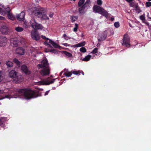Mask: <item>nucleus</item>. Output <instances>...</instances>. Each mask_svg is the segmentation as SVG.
<instances>
[{"label":"nucleus","instance_id":"nucleus-38","mask_svg":"<svg viewBox=\"0 0 151 151\" xmlns=\"http://www.w3.org/2000/svg\"><path fill=\"white\" fill-rule=\"evenodd\" d=\"M103 3L102 1L101 0H97V4L99 6L101 5Z\"/></svg>","mask_w":151,"mask_h":151},{"label":"nucleus","instance_id":"nucleus-34","mask_svg":"<svg viewBox=\"0 0 151 151\" xmlns=\"http://www.w3.org/2000/svg\"><path fill=\"white\" fill-rule=\"evenodd\" d=\"M80 51L83 52H86V50L84 47H82L80 49Z\"/></svg>","mask_w":151,"mask_h":151},{"label":"nucleus","instance_id":"nucleus-11","mask_svg":"<svg viewBox=\"0 0 151 151\" xmlns=\"http://www.w3.org/2000/svg\"><path fill=\"white\" fill-rule=\"evenodd\" d=\"M114 34L113 30L111 29H109L104 31V40L107 36H109Z\"/></svg>","mask_w":151,"mask_h":151},{"label":"nucleus","instance_id":"nucleus-17","mask_svg":"<svg viewBox=\"0 0 151 151\" xmlns=\"http://www.w3.org/2000/svg\"><path fill=\"white\" fill-rule=\"evenodd\" d=\"M79 7L78 9L79 12L80 14H83L85 12L84 10L86 6L83 5V6Z\"/></svg>","mask_w":151,"mask_h":151},{"label":"nucleus","instance_id":"nucleus-19","mask_svg":"<svg viewBox=\"0 0 151 151\" xmlns=\"http://www.w3.org/2000/svg\"><path fill=\"white\" fill-rule=\"evenodd\" d=\"M49 42L51 43L52 45H53V46L55 48H59L60 47V46H59L56 43H55V42L53 41H52L51 40H49Z\"/></svg>","mask_w":151,"mask_h":151},{"label":"nucleus","instance_id":"nucleus-14","mask_svg":"<svg viewBox=\"0 0 151 151\" xmlns=\"http://www.w3.org/2000/svg\"><path fill=\"white\" fill-rule=\"evenodd\" d=\"M21 70L24 73L26 74L29 75L31 73V71L29 70L27 66L25 65H24L21 66Z\"/></svg>","mask_w":151,"mask_h":151},{"label":"nucleus","instance_id":"nucleus-5","mask_svg":"<svg viewBox=\"0 0 151 151\" xmlns=\"http://www.w3.org/2000/svg\"><path fill=\"white\" fill-rule=\"evenodd\" d=\"M93 10L95 13H98L104 15V11L103 8H101L99 6L94 5L93 8Z\"/></svg>","mask_w":151,"mask_h":151},{"label":"nucleus","instance_id":"nucleus-59","mask_svg":"<svg viewBox=\"0 0 151 151\" xmlns=\"http://www.w3.org/2000/svg\"><path fill=\"white\" fill-rule=\"evenodd\" d=\"M82 74H83V75H84V73H83V72H82Z\"/></svg>","mask_w":151,"mask_h":151},{"label":"nucleus","instance_id":"nucleus-47","mask_svg":"<svg viewBox=\"0 0 151 151\" xmlns=\"http://www.w3.org/2000/svg\"><path fill=\"white\" fill-rule=\"evenodd\" d=\"M2 80V74L0 71V82H1Z\"/></svg>","mask_w":151,"mask_h":151},{"label":"nucleus","instance_id":"nucleus-50","mask_svg":"<svg viewBox=\"0 0 151 151\" xmlns=\"http://www.w3.org/2000/svg\"><path fill=\"white\" fill-rule=\"evenodd\" d=\"M5 19V18L2 17L0 16V20H4Z\"/></svg>","mask_w":151,"mask_h":151},{"label":"nucleus","instance_id":"nucleus-55","mask_svg":"<svg viewBox=\"0 0 151 151\" xmlns=\"http://www.w3.org/2000/svg\"><path fill=\"white\" fill-rule=\"evenodd\" d=\"M47 45H48L49 47H50V48H52V46L50 45L49 44H47Z\"/></svg>","mask_w":151,"mask_h":151},{"label":"nucleus","instance_id":"nucleus-23","mask_svg":"<svg viewBox=\"0 0 151 151\" xmlns=\"http://www.w3.org/2000/svg\"><path fill=\"white\" fill-rule=\"evenodd\" d=\"M91 57V55H88L86 56L85 58H83L82 59V60L84 61H88L90 60Z\"/></svg>","mask_w":151,"mask_h":151},{"label":"nucleus","instance_id":"nucleus-46","mask_svg":"<svg viewBox=\"0 0 151 151\" xmlns=\"http://www.w3.org/2000/svg\"><path fill=\"white\" fill-rule=\"evenodd\" d=\"M41 37H42V38L43 39L45 40H50V39H49L48 38H46V37L45 36H44L42 35Z\"/></svg>","mask_w":151,"mask_h":151},{"label":"nucleus","instance_id":"nucleus-61","mask_svg":"<svg viewBox=\"0 0 151 151\" xmlns=\"http://www.w3.org/2000/svg\"><path fill=\"white\" fill-rule=\"evenodd\" d=\"M98 40H99H99H100L99 39H98Z\"/></svg>","mask_w":151,"mask_h":151},{"label":"nucleus","instance_id":"nucleus-49","mask_svg":"<svg viewBox=\"0 0 151 151\" xmlns=\"http://www.w3.org/2000/svg\"><path fill=\"white\" fill-rule=\"evenodd\" d=\"M128 3H130L132 2L133 0H125Z\"/></svg>","mask_w":151,"mask_h":151},{"label":"nucleus","instance_id":"nucleus-43","mask_svg":"<svg viewBox=\"0 0 151 151\" xmlns=\"http://www.w3.org/2000/svg\"><path fill=\"white\" fill-rule=\"evenodd\" d=\"M140 19L142 20H145V15H143L140 16Z\"/></svg>","mask_w":151,"mask_h":151},{"label":"nucleus","instance_id":"nucleus-29","mask_svg":"<svg viewBox=\"0 0 151 151\" xmlns=\"http://www.w3.org/2000/svg\"><path fill=\"white\" fill-rule=\"evenodd\" d=\"M7 66L9 67H12L13 66V63L10 61H8L6 63Z\"/></svg>","mask_w":151,"mask_h":151},{"label":"nucleus","instance_id":"nucleus-56","mask_svg":"<svg viewBox=\"0 0 151 151\" xmlns=\"http://www.w3.org/2000/svg\"><path fill=\"white\" fill-rule=\"evenodd\" d=\"M3 93V91L2 90H0V94L2 93Z\"/></svg>","mask_w":151,"mask_h":151},{"label":"nucleus","instance_id":"nucleus-27","mask_svg":"<svg viewBox=\"0 0 151 151\" xmlns=\"http://www.w3.org/2000/svg\"><path fill=\"white\" fill-rule=\"evenodd\" d=\"M15 29L17 32H21L23 31V29L22 27H16Z\"/></svg>","mask_w":151,"mask_h":151},{"label":"nucleus","instance_id":"nucleus-25","mask_svg":"<svg viewBox=\"0 0 151 151\" xmlns=\"http://www.w3.org/2000/svg\"><path fill=\"white\" fill-rule=\"evenodd\" d=\"M85 0H79L78 3V7H81L83 6L84 4Z\"/></svg>","mask_w":151,"mask_h":151},{"label":"nucleus","instance_id":"nucleus-53","mask_svg":"<svg viewBox=\"0 0 151 151\" xmlns=\"http://www.w3.org/2000/svg\"><path fill=\"white\" fill-rule=\"evenodd\" d=\"M49 91H46L45 93V95H47L48 93H49Z\"/></svg>","mask_w":151,"mask_h":151},{"label":"nucleus","instance_id":"nucleus-12","mask_svg":"<svg viewBox=\"0 0 151 151\" xmlns=\"http://www.w3.org/2000/svg\"><path fill=\"white\" fill-rule=\"evenodd\" d=\"M55 79H54L52 80L50 82H48L47 81L45 80L40 81L37 82V84L38 85H49L50 84L53 83L54 82Z\"/></svg>","mask_w":151,"mask_h":151},{"label":"nucleus","instance_id":"nucleus-54","mask_svg":"<svg viewBox=\"0 0 151 151\" xmlns=\"http://www.w3.org/2000/svg\"><path fill=\"white\" fill-rule=\"evenodd\" d=\"M110 19L111 21H113L114 20V17H111V18Z\"/></svg>","mask_w":151,"mask_h":151},{"label":"nucleus","instance_id":"nucleus-37","mask_svg":"<svg viewBox=\"0 0 151 151\" xmlns=\"http://www.w3.org/2000/svg\"><path fill=\"white\" fill-rule=\"evenodd\" d=\"M78 27V25L77 24H75V27L73 29V31L75 32H76Z\"/></svg>","mask_w":151,"mask_h":151},{"label":"nucleus","instance_id":"nucleus-42","mask_svg":"<svg viewBox=\"0 0 151 151\" xmlns=\"http://www.w3.org/2000/svg\"><path fill=\"white\" fill-rule=\"evenodd\" d=\"M98 51V49L97 48H94L93 50L91 52V53L92 54H95Z\"/></svg>","mask_w":151,"mask_h":151},{"label":"nucleus","instance_id":"nucleus-41","mask_svg":"<svg viewBox=\"0 0 151 151\" xmlns=\"http://www.w3.org/2000/svg\"><path fill=\"white\" fill-rule=\"evenodd\" d=\"M48 52H51L52 53H57L56 50L54 49H51V50H49V51H48Z\"/></svg>","mask_w":151,"mask_h":151},{"label":"nucleus","instance_id":"nucleus-33","mask_svg":"<svg viewBox=\"0 0 151 151\" xmlns=\"http://www.w3.org/2000/svg\"><path fill=\"white\" fill-rule=\"evenodd\" d=\"M13 61L15 63H16L19 66L20 65V63L17 59L16 58L14 59Z\"/></svg>","mask_w":151,"mask_h":151},{"label":"nucleus","instance_id":"nucleus-39","mask_svg":"<svg viewBox=\"0 0 151 151\" xmlns=\"http://www.w3.org/2000/svg\"><path fill=\"white\" fill-rule=\"evenodd\" d=\"M90 3V0H87L85 3L83 5L87 7V5H88Z\"/></svg>","mask_w":151,"mask_h":151},{"label":"nucleus","instance_id":"nucleus-13","mask_svg":"<svg viewBox=\"0 0 151 151\" xmlns=\"http://www.w3.org/2000/svg\"><path fill=\"white\" fill-rule=\"evenodd\" d=\"M129 6L130 7H133L135 9V10L139 11V12H140L141 10L140 9V7L138 5V3H134L132 2L129 3Z\"/></svg>","mask_w":151,"mask_h":151},{"label":"nucleus","instance_id":"nucleus-8","mask_svg":"<svg viewBox=\"0 0 151 151\" xmlns=\"http://www.w3.org/2000/svg\"><path fill=\"white\" fill-rule=\"evenodd\" d=\"M1 31L2 33L4 34H7L10 31L8 26L5 24L3 25L1 29Z\"/></svg>","mask_w":151,"mask_h":151},{"label":"nucleus","instance_id":"nucleus-32","mask_svg":"<svg viewBox=\"0 0 151 151\" xmlns=\"http://www.w3.org/2000/svg\"><path fill=\"white\" fill-rule=\"evenodd\" d=\"M0 14L3 15H4L6 14L5 11L0 8Z\"/></svg>","mask_w":151,"mask_h":151},{"label":"nucleus","instance_id":"nucleus-30","mask_svg":"<svg viewBox=\"0 0 151 151\" xmlns=\"http://www.w3.org/2000/svg\"><path fill=\"white\" fill-rule=\"evenodd\" d=\"M78 17L76 16H71L70 19L71 20V21L73 22H74L76 20L78 19Z\"/></svg>","mask_w":151,"mask_h":151},{"label":"nucleus","instance_id":"nucleus-7","mask_svg":"<svg viewBox=\"0 0 151 151\" xmlns=\"http://www.w3.org/2000/svg\"><path fill=\"white\" fill-rule=\"evenodd\" d=\"M31 36L33 40L38 41L40 39L39 34L35 31H32L31 32Z\"/></svg>","mask_w":151,"mask_h":151},{"label":"nucleus","instance_id":"nucleus-16","mask_svg":"<svg viewBox=\"0 0 151 151\" xmlns=\"http://www.w3.org/2000/svg\"><path fill=\"white\" fill-rule=\"evenodd\" d=\"M24 12H22L20 14H18L17 16V18L18 20L22 21L24 20Z\"/></svg>","mask_w":151,"mask_h":151},{"label":"nucleus","instance_id":"nucleus-21","mask_svg":"<svg viewBox=\"0 0 151 151\" xmlns=\"http://www.w3.org/2000/svg\"><path fill=\"white\" fill-rule=\"evenodd\" d=\"M7 17L9 19H10L12 20H14L15 18V16L13 15V14L11 13L7 14Z\"/></svg>","mask_w":151,"mask_h":151},{"label":"nucleus","instance_id":"nucleus-44","mask_svg":"<svg viewBox=\"0 0 151 151\" xmlns=\"http://www.w3.org/2000/svg\"><path fill=\"white\" fill-rule=\"evenodd\" d=\"M3 118H1L0 119V125L1 126H3V125L4 121H3Z\"/></svg>","mask_w":151,"mask_h":151},{"label":"nucleus","instance_id":"nucleus-15","mask_svg":"<svg viewBox=\"0 0 151 151\" xmlns=\"http://www.w3.org/2000/svg\"><path fill=\"white\" fill-rule=\"evenodd\" d=\"M16 52L17 54L23 55L25 52V50L22 47H19L16 49Z\"/></svg>","mask_w":151,"mask_h":151},{"label":"nucleus","instance_id":"nucleus-36","mask_svg":"<svg viewBox=\"0 0 151 151\" xmlns=\"http://www.w3.org/2000/svg\"><path fill=\"white\" fill-rule=\"evenodd\" d=\"M114 26L116 28H118L119 26V24L118 22H116L114 23Z\"/></svg>","mask_w":151,"mask_h":151},{"label":"nucleus","instance_id":"nucleus-4","mask_svg":"<svg viewBox=\"0 0 151 151\" xmlns=\"http://www.w3.org/2000/svg\"><path fill=\"white\" fill-rule=\"evenodd\" d=\"M122 45L126 47H129L130 46V38L127 34H125L123 39Z\"/></svg>","mask_w":151,"mask_h":151},{"label":"nucleus","instance_id":"nucleus-18","mask_svg":"<svg viewBox=\"0 0 151 151\" xmlns=\"http://www.w3.org/2000/svg\"><path fill=\"white\" fill-rule=\"evenodd\" d=\"M30 23L32 27L33 28L37 24V23L36 22L35 19L34 18H32L30 21Z\"/></svg>","mask_w":151,"mask_h":151},{"label":"nucleus","instance_id":"nucleus-3","mask_svg":"<svg viewBox=\"0 0 151 151\" xmlns=\"http://www.w3.org/2000/svg\"><path fill=\"white\" fill-rule=\"evenodd\" d=\"M9 76L17 83L22 82L23 80L22 76L18 74L14 70L10 71L9 73Z\"/></svg>","mask_w":151,"mask_h":151},{"label":"nucleus","instance_id":"nucleus-48","mask_svg":"<svg viewBox=\"0 0 151 151\" xmlns=\"http://www.w3.org/2000/svg\"><path fill=\"white\" fill-rule=\"evenodd\" d=\"M53 14L52 13V14H49V16L50 17H52L53 15Z\"/></svg>","mask_w":151,"mask_h":151},{"label":"nucleus","instance_id":"nucleus-28","mask_svg":"<svg viewBox=\"0 0 151 151\" xmlns=\"http://www.w3.org/2000/svg\"><path fill=\"white\" fill-rule=\"evenodd\" d=\"M111 15L110 14H109L106 11L104 10V17L108 19L109 18Z\"/></svg>","mask_w":151,"mask_h":151},{"label":"nucleus","instance_id":"nucleus-1","mask_svg":"<svg viewBox=\"0 0 151 151\" xmlns=\"http://www.w3.org/2000/svg\"><path fill=\"white\" fill-rule=\"evenodd\" d=\"M17 93L19 96H22L27 99H30L38 96V91L29 88L20 89L18 90Z\"/></svg>","mask_w":151,"mask_h":151},{"label":"nucleus","instance_id":"nucleus-26","mask_svg":"<svg viewBox=\"0 0 151 151\" xmlns=\"http://www.w3.org/2000/svg\"><path fill=\"white\" fill-rule=\"evenodd\" d=\"M72 73V71H71V72L67 71L66 72H65L64 73V75L66 77H69L71 76Z\"/></svg>","mask_w":151,"mask_h":151},{"label":"nucleus","instance_id":"nucleus-52","mask_svg":"<svg viewBox=\"0 0 151 151\" xmlns=\"http://www.w3.org/2000/svg\"><path fill=\"white\" fill-rule=\"evenodd\" d=\"M4 98H10V97H9V95H6V96L4 97Z\"/></svg>","mask_w":151,"mask_h":151},{"label":"nucleus","instance_id":"nucleus-24","mask_svg":"<svg viewBox=\"0 0 151 151\" xmlns=\"http://www.w3.org/2000/svg\"><path fill=\"white\" fill-rule=\"evenodd\" d=\"M63 53L69 57H72L73 55L72 54L66 51H63Z\"/></svg>","mask_w":151,"mask_h":151},{"label":"nucleus","instance_id":"nucleus-60","mask_svg":"<svg viewBox=\"0 0 151 151\" xmlns=\"http://www.w3.org/2000/svg\"><path fill=\"white\" fill-rule=\"evenodd\" d=\"M2 7H4V6H2Z\"/></svg>","mask_w":151,"mask_h":151},{"label":"nucleus","instance_id":"nucleus-62","mask_svg":"<svg viewBox=\"0 0 151 151\" xmlns=\"http://www.w3.org/2000/svg\"><path fill=\"white\" fill-rule=\"evenodd\" d=\"M130 27H132L131 26V25H130Z\"/></svg>","mask_w":151,"mask_h":151},{"label":"nucleus","instance_id":"nucleus-20","mask_svg":"<svg viewBox=\"0 0 151 151\" xmlns=\"http://www.w3.org/2000/svg\"><path fill=\"white\" fill-rule=\"evenodd\" d=\"M86 44V42L85 41H83V42H81L79 43H78L77 44L75 45H73V47H81V46H83L85 45Z\"/></svg>","mask_w":151,"mask_h":151},{"label":"nucleus","instance_id":"nucleus-6","mask_svg":"<svg viewBox=\"0 0 151 151\" xmlns=\"http://www.w3.org/2000/svg\"><path fill=\"white\" fill-rule=\"evenodd\" d=\"M42 69L40 70V73L42 76H46L48 75L50 73V70L49 67L41 68Z\"/></svg>","mask_w":151,"mask_h":151},{"label":"nucleus","instance_id":"nucleus-2","mask_svg":"<svg viewBox=\"0 0 151 151\" xmlns=\"http://www.w3.org/2000/svg\"><path fill=\"white\" fill-rule=\"evenodd\" d=\"M46 12L42 8H37L34 10L32 12V14L38 17L41 18L42 20H47L49 19L46 15Z\"/></svg>","mask_w":151,"mask_h":151},{"label":"nucleus","instance_id":"nucleus-9","mask_svg":"<svg viewBox=\"0 0 151 151\" xmlns=\"http://www.w3.org/2000/svg\"><path fill=\"white\" fill-rule=\"evenodd\" d=\"M37 67L39 69L40 68H46L48 67V63L47 60H44L41 62V64H38Z\"/></svg>","mask_w":151,"mask_h":151},{"label":"nucleus","instance_id":"nucleus-45","mask_svg":"<svg viewBox=\"0 0 151 151\" xmlns=\"http://www.w3.org/2000/svg\"><path fill=\"white\" fill-rule=\"evenodd\" d=\"M63 36L64 37V38L66 40H68V39H70V38H69V37H68L67 35L64 34L63 35Z\"/></svg>","mask_w":151,"mask_h":151},{"label":"nucleus","instance_id":"nucleus-40","mask_svg":"<svg viewBox=\"0 0 151 151\" xmlns=\"http://www.w3.org/2000/svg\"><path fill=\"white\" fill-rule=\"evenodd\" d=\"M72 72L75 75H78L80 73L79 70L78 71H72Z\"/></svg>","mask_w":151,"mask_h":151},{"label":"nucleus","instance_id":"nucleus-31","mask_svg":"<svg viewBox=\"0 0 151 151\" xmlns=\"http://www.w3.org/2000/svg\"><path fill=\"white\" fill-rule=\"evenodd\" d=\"M5 11L6 12V13L8 14L10 13V11L11 10V9L9 7H7L4 8Z\"/></svg>","mask_w":151,"mask_h":151},{"label":"nucleus","instance_id":"nucleus-35","mask_svg":"<svg viewBox=\"0 0 151 151\" xmlns=\"http://www.w3.org/2000/svg\"><path fill=\"white\" fill-rule=\"evenodd\" d=\"M145 5L146 7L151 6V2L149 1L147 2L145 4Z\"/></svg>","mask_w":151,"mask_h":151},{"label":"nucleus","instance_id":"nucleus-22","mask_svg":"<svg viewBox=\"0 0 151 151\" xmlns=\"http://www.w3.org/2000/svg\"><path fill=\"white\" fill-rule=\"evenodd\" d=\"M43 28V26L41 24L37 23L34 29H42Z\"/></svg>","mask_w":151,"mask_h":151},{"label":"nucleus","instance_id":"nucleus-58","mask_svg":"<svg viewBox=\"0 0 151 151\" xmlns=\"http://www.w3.org/2000/svg\"><path fill=\"white\" fill-rule=\"evenodd\" d=\"M24 39L23 38H22V41H24Z\"/></svg>","mask_w":151,"mask_h":151},{"label":"nucleus","instance_id":"nucleus-51","mask_svg":"<svg viewBox=\"0 0 151 151\" xmlns=\"http://www.w3.org/2000/svg\"><path fill=\"white\" fill-rule=\"evenodd\" d=\"M64 46H70V45H69L68 44V43H67L64 44Z\"/></svg>","mask_w":151,"mask_h":151},{"label":"nucleus","instance_id":"nucleus-57","mask_svg":"<svg viewBox=\"0 0 151 151\" xmlns=\"http://www.w3.org/2000/svg\"><path fill=\"white\" fill-rule=\"evenodd\" d=\"M44 44H45V45H47V44H48V43L46 41H45V42H44Z\"/></svg>","mask_w":151,"mask_h":151},{"label":"nucleus","instance_id":"nucleus-10","mask_svg":"<svg viewBox=\"0 0 151 151\" xmlns=\"http://www.w3.org/2000/svg\"><path fill=\"white\" fill-rule=\"evenodd\" d=\"M7 42V38L4 37H0V47L5 46Z\"/></svg>","mask_w":151,"mask_h":151}]
</instances>
